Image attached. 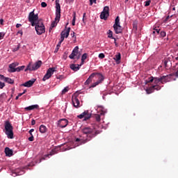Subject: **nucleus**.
Listing matches in <instances>:
<instances>
[{"mask_svg":"<svg viewBox=\"0 0 178 178\" xmlns=\"http://www.w3.org/2000/svg\"><path fill=\"white\" fill-rule=\"evenodd\" d=\"M81 131L84 135H86V138L83 139L82 138H76L75 139V142L77 143V147H79V145H81L88 143L92 138H95L97 135L100 134V131L99 130H96L95 128H91L90 127H86L82 128Z\"/></svg>","mask_w":178,"mask_h":178,"instance_id":"f257e3e1","label":"nucleus"},{"mask_svg":"<svg viewBox=\"0 0 178 178\" xmlns=\"http://www.w3.org/2000/svg\"><path fill=\"white\" fill-rule=\"evenodd\" d=\"M97 81L95 83H93L90 86V88H93L98 86L99 84L102 83V82L104 80V77L101 73H95L93 72L91 74V75L88 77V79L86 81L85 85H88L90 84L92 80H97Z\"/></svg>","mask_w":178,"mask_h":178,"instance_id":"f03ea898","label":"nucleus"},{"mask_svg":"<svg viewBox=\"0 0 178 178\" xmlns=\"http://www.w3.org/2000/svg\"><path fill=\"white\" fill-rule=\"evenodd\" d=\"M56 17L55 21L51 24L50 29H53L57 25V22H59L61 17V7L60 5V0H56Z\"/></svg>","mask_w":178,"mask_h":178,"instance_id":"7ed1b4c3","label":"nucleus"},{"mask_svg":"<svg viewBox=\"0 0 178 178\" xmlns=\"http://www.w3.org/2000/svg\"><path fill=\"white\" fill-rule=\"evenodd\" d=\"M5 133L8 138L13 139L14 138L13 127L10 122L6 121L5 123Z\"/></svg>","mask_w":178,"mask_h":178,"instance_id":"20e7f679","label":"nucleus"},{"mask_svg":"<svg viewBox=\"0 0 178 178\" xmlns=\"http://www.w3.org/2000/svg\"><path fill=\"white\" fill-rule=\"evenodd\" d=\"M34 26L38 35H42L45 33V26L42 20H38Z\"/></svg>","mask_w":178,"mask_h":178,"instance_id":"39448f33","label":"nucleus"},{"mask_svg":"<svg viewBox=\"0 0 178 178\" xmlns=\"http://www.w3.org/2000/svg\"><path fill=\"white\" fill-rule=\"evenodd\" d=\"M42 65V60H38L37 62H35L33 64H32V63H29V64H28V66H26L25 72H27L29 70V71L38 70L39 68H40Z\"/></svg>","mask_w":178,"mask_h":178,"instance_id":"423d86ee","label":"nucleus"},{"mask_svg":"<svg viewBox=\"0 0 178 178\" xmlns=\"http://www.w3.org/2000/svg\"><path fill=\"white\" fill-rule=\"evenodd\" d=\"M28 20L31 23L32 26H35V24L39 21L38 14H35V10H33L32 12L29 13L28 15Z\"/></svg>","mask_w":178,"mask_h":178,"instance_id":"0eeeda50","label":"nucleus"},{"mask_svg":"<svg viewBox=\"0 0 178 178\" xmlns=\"http://www.w3.org/2000/svg\"><path fill=\"white\" fill-rule=\"evenodd\" d=\"M154 83V85H160L161 83L163 84V81L161 76L160 77H154L150 76L148 78L147 80L145 81V83Z\"/></svg>","mask_w":178,"mask_h":178,"instance_id":"6e6552de","label":"nucleus"},{"mask_svg":"<svg viewBox=\"0 0 178 178\" xmlns=\"http://www.w3.org/2000/svg\"><path fill=\"white\" fill-rule=\"evenodd\" d=\"M113 28L115 33L117 34L121 33L122 32V26H120L119 17H116L115 21V24L113 25Z\"/></svg>","mask_w":178,"mask_h":178,"instance_id":"1a4fd4ad","label":"nucleus"},{"mask_svg":"<svg viewBox=\"0 0 178 178\" xmlns=\"http://www.w3.org/2000/svg\"><path fill=\"white\" fill-rule=\"evenodd\" d=\"M55 72H56V68L55 67H49L47 70V72L44 74V76H43L42 81H46L47 80L49 79Z\"/></svg>","mask_w":178,"mask_h":178,"instance_id":"9d476101","label":"nucleus"},{"mask_svg":"<svg viewBox=\"0 0 178 178\" xmlns=\"http://www.w3.org/2000/svg\"><path fill=\"white\" fill-rule=\"evenodd\" d=\"M108 16H109V7L106 6L104 7V10L100 15V18L102 19L106 20Z\"/></svg>","mask_w":178,"mask_h":178,"instance_id":"9b49d317","label":"nucleus"},{"mask_svg":"<svg viewBox=\"0 0 178 178\" xmlns=\"http://www.w3.org/2000/svg\"><path fill=\"white\" fill-rule=\"evenodd\" d=\"M79 119H83V121H86L91 118V114L88 111H84L83 113L77 116Z\"/></svg>","mask_w":178,"mask_h":178,"instance_id":"f8f14e48","label":"nucleus"},{"mask_svg":"<svg viewBox=\"0 0 178 178\" xmlns=\"http://www.w3.org/2000/svg\"><path fill=\"white\" fill-rule=\"evenodd\" d=\"M173 76L172 74L161 76L162 84L167 83L171 80V77Z\"/></svg>","mask_w":178,"mask_h":178,"instance_id":"ddd939ff","label":"nucleus"},{"mask_svg":"<svg viewBox=\"0 0 178 178\" xmlns=\"http://www.w3.org/2000/svg\"><path fill=\"white\" fill-rule=\"evenodd\" d=\"M0 80L4 81L9 84H14L15 81L13 79L9 77H6L3 74H0Z\"/></svg>","mask_w":178,"mask_h":178,"instance_id":"4468645a","label":"nucleus"},{"mask_svg":"<svg viewBox=\"0 0 178 178\" xmlns=\"http://www.w3.org/2000/svg\"><path fill=\"white\" fill-rule=\"evenodd\" d=\"M68 125V120L66 119H61L58 122V126L61 128H65Z\"/></svg>","mask_w":178,"mask_h":178,"instance_id":"2eb2a0df","label":"nucleus"},{"mask_svg":"<svg viewBox=\"0 0 178 178\" xmlns=\"http://www.w3.org/2000/svg\"><path fill=\"white\" fill-rule=\"evenodd\" d=\"M72 101L74 107H75L76 108H80V100H79V99H77L76 96L72 97Z\"/></svg>","mask_w":178,"mask_h":178,"instance_id":"dca6fc26","label":"nucleus"},{"mask_svg":"<svg viewBox=\"0 0 178 178\" xmlns=\"http://www.w3.org/2000/svg\"><path fill=\"white\" fill-rule=\"evenodd\" d=\"M35 82V79H32L31 80H29V81L24 83V84H22V86H24V87L30 88L34 84Z\"/></svg>","mask_w":178,"mask_h":178,"instance_id":"f3484780","label":"nucleus"},{"mask_svg":"<svg viewBox=\"0 0 178 178\" xmlns=\"http://www.w3.org/2000/svg\"><path fill=\"white\" fill-rule=\"evenodd\" d=\"M106 112H105L104 111H102L100 114H95V118L97 122H99L101 120V116H104L105 115Z\"/></svg>","mask_w":178,"mask_h":178,"instance_id":"a211bd4d","label":"nucleus"},{"mask_svg":"<svg viewBox=\"0 0 178 178\" xmlns=\"http://www.w3.org/2000/svg\"><path fill=\"white\" fill-rule=\"evenodd\" d=\"M80 67H81V65H79V64H72L70 65V69L72 70L74 72H77L80 70Z\"/></svg>","mask_w":178,"mask_h":178,"instance_id":"6ab92c4d","label":"nucleus"},{"mask_svg":"<svg viewBox=\"0 0 178 178\" xmlns=\"http://www.w3.org/2000/svg\"><path fill=\"white\" fill-rule=\"evenodd\" d=\"M71 28L68 27L65 31H62L60 33H63V36H65V38H68L70 33Z\"/></svg>","mask_w":178,"mask_h":178,"instance_id":"aec40b11","label":"nucleus"},{"mask_svg":"<svg viewBox=\"0 0 178 178\" xmlns=\"http://www.w3.org/2000/svg\"><path fill=\"white\" fill-rule=\"evenodd\" d=\"M25 69V66L24 65H22V66H19L18 67H17L16 69H14L13 70H10V72L11 73H14V72H19L22 70H24Z\"/></svg>","mask_w":178,"mask_h":178,"instance_id":"412c9836","label":"nucleus"},{"mask_svg":"<svg viewBox=\"0 0 178 178\" xmlns=\"http://www.w3.org/2000/svg\"><path fill=\"white\" fill-rule=\"evenodd\" d=\"M5 154H6V156L10 157L13 154V152L9 147H6Z\"/></svg>","mask_w":178,"mask_h":178,"instance_id":"4be33fe9","label":"nucleus"},{"mask_svg":"<svg viewBox=\"0 0 178 178\" xmlns=\"http://www.w3.org/2000/svg\"><path fill=\"white\" fill-rule=\"evenodd\" d=\"M38 108H39V106L35 104V105H32V106L25 108V111H33L34 109H38Z\"/></svg>","mask_w":178,"mask_h":178,"instance_id":"5701e85b","label":"nucleus"},{"mask_svg":"<svg viewBox=\"0 0 178 178\" xmlns=\"http://www.w3.org/2000/svg\"><path fill=\"white\" fill-rule=\"evenodd\" d=\"M39 131H40V133L44 134L47 131V128L46 126L42 124L39 127Z\"/></svg>","mask_w":178,"mask_h":178,"instance_id":"b1692460","label":"nucleus"},{"mask_svg":"<svg viewBox=\"0 0 178 178\" xmlns=\"http://www.w3.org/2000/svg\"><path fill=\"white\" fill-rule=\"evenodd\" d=\"M19 65V63H13L9 65V67L10 68V71H14V70H16V67Z\"/></svg>","mask_w":178,"mask_h":178,"instance_id":"393cba45","label":"nucleus"},{"mask_svg":"<svg viewBox=\"0 0 178 178\" xmlns=\"http://www.w3.org/2000/svg\"><path fill=\"white\" fill-rule=\"evenodd\" d=\"M114 60L116 61L118 64L120 63V61L121 60V54L118 53V54L115 55Z\"/></svg>","mask_w":178,"mask_h":178,"instance_id":"a878e982","label":"nucleus"},{"mask_svg":"<svg viewBox=\"0 0 178 178\" xmlns=\"http://www.w3.org/2000/svg\"><path fill=\"white\" fill-rule=\"evenodd\" d=\"M154 92V89L153 86H152L146 89L147 94H152Z\"/></svg>","mask_w":178,"mask_h":178,"instance_id":"bb28decb","label":"nucleus"},{"mask_svg":"<svg viewBox=\"0 0 178 178\" xmlns=\"http://www.w3.org/2000/svg\"><path fill=\"white\" fill-rule=\"evenodd\" d=\"M88 54L85 53L82 55L81 57V63L80 64V66H82L84 63V60L87 58Z\"/></svg>","mask_w":178,"mask_h":178,"instance_id":"cd10ccee","label":"nucleus"},{"mask_svg":"<svg viewBox=\"0 0 178 178\" xmlns=\"http://www.w3.org/2000/svg\"><path fill=\"white\" fill-rule=\"evenodd\" d=\"M77 55H79L78 53L72 51V54L69 56V58L72 60H74V57L77 56Z\"/></svg>","mask_w":178,"mask_h":178,"instance_id":"c85d7f7f","label":"nucleus"},{"mask_svg":"<svg viewBox=\"0 0 178 178\" xmlns=\"http://www.w3.org/2000/svg\"><path fill=\"white\" fill-rule=\"evenodd\" d=\"M152 86H153L154 90H156L159 91V90H161V86L160 85H152Z\"/></svg>","mask_w":178,"mask_h":178,"instance_id":"c756f323","label":"nucleus"},{"mask_svg":"<svg viewBox=\"0 0 178 178\" xmlns=\"http://www.w3.org/2000/svg\"><path fill=\"white\" fill-rule=\"evenodd\" d=\"M69 90H70L69 86H66V87L64 88L63 90H62V95L66 94Z\"/></svg>","mask_w":178,"mask_h":178,"instance_id":"7c9ffc66","label":"nucleus"},{"mask_svg":"<svg viewBox=\"0 0 178 178\" xmlns=\"http://www.w3.org/2000/svg\"><path fill=\"white\" fill-rule=\"evenodd\" d=\"M72 16H73V19H72V26H74V25H76V13H74Z\"/></svg>","mask_w":178,"mask_h":178,"instance_id":"2f4dec72","label":"nucleus"},{"mask_svg":"<svg viewBox=\"0 0 178 178\" xmlns=\"http://www.w3.org/2000/svg\"><path fill=\"white\" fill-rule=\"evenodd\" d=\"M113 31L109 30L108 32V37L109 38H111L112 40H113V38H115L113 36Z\"/></svg>","mask_w":178,"mask_h":178,"instance_id":"473e14b6","label":"nucleus"},{"mask_svg":"<svg viewBox=\"0 0 178 178\" xmlns=\"http://www.w3.org/2000/svg\"><path fill=\"white\" fill-rule=\"evenodd\" d=\"M65 36H64V33H60V40L59 41L60 44H62V42H63V41L65 40Z\"/></svg>","mask_w":178,"mask_h":178,"instance_id":"72a5a7b5","label":"nucleus"},{"mask_svg":"<svg viewBox=\"0 0 178 178\" xmlns=\"http://www.w3.org/2000/svg\"><path fill=\"white\" fill-rule=\"evenodd\" d=\"M72 51H74V53L79 54V46H76Z\"/></svg>","mask_w":178,"mask_h":178,"instance_id":"f704fd0d","label":"nucleus"},{"mask_svg":"<svg viewBox=\"0 0 178 178\" xmlns=\"http://www.w3.org/2000/svg\"><path fill=\"white\" fill-rule=\"evenodd\" d=\"M19 48H20V44H18L17 47L13 49V51L16 52L19 51Z\"/></svg>","mask_w":178,"mask_h":178,"instance_id":"c9c22d12","label":"nucleus"},{"mask_svg":"<svg viewBox=\"0 0 178 178\" xmlns=\"http://www.w3.org/2000/svg\"><path fill=\"white\" fill-rule=\"evenodd\" d=\"M105 58V55L103 53L99 54V58L104 59Z\"/></svg>","mask_w":178,"mask_h":178,"instance_id":"e433bc0d","label":"nucleus"},{"mask_svg":"<svg viewBox=\"0 0 178 178\" xmlns=\"http://www.w3.org/2000/svg\"><path fill=\"white\" fill-rule=\"evenodd\" d=\"M5 83L0 81V89H3L5 87Z\"/></svg>","mask_w":178,"mask_h":178,"instance_id":"4c0bfd02","label":"nucleus"},{"mask_svg":"<svg viewBox=\"0 0 178 178\" xmlns=\"http://www.w3.org/2000/svg\"><path fill=\"white\" fill-rule=\"evenodd\" d=\"M160 35L161 37H165L166 36V32L165 31H161Z\"/></svg>","mask_w":178,"mask_h":178,"instance_id":"58836bf2","label":"nucleus"},{"mask_svg":"<svg viewBox=\"0 0 178 178\" xmlns=\"http://www.w3.org/2000/svg\"><path fill=\"white\" fill-rule=\"evenodd\" d=\"M151 3V1H145V6L147 7V6H149Z\"/></svg>","mask_w":178,"mask_h":178,"instance_id":"ea45409f","label":"nucleus"},{"mask_svg":"<svg viewBox=\"0 0 178 178\" xmlns=\"http://www.w3.org/2000/svg\"><path fill=\"white\" fill-rule=\"evenodd\" d=\"M28 140H29V141H33L34 140V136L33 135H31V136L29 137V138H28Z\"/></svg>","mask_w":178,"mask_h":178,"instance_id":"a19ab883","label":"nucleus"},{"mask_svg":"<svg viewBox=\"0 0 178 178\" xmlns=\"http://www.w3.org/2000/svg\"><path fill=\"white\" fill-rule=\"evenodd\" d=\"M41 6H42V8H45V7L47 6V4L45 2H42V3H41Z\"/></svg>","mask_w":178,"mask_h":178,"instance_id":"79ce46f5","label":"nucleus"},{"mask_svg":"<svg viewBox=\"0 0 178 178\" xmlns=\"http://www.w3.org/2000/svg\"><path fill=\"white\" fill-rule=\"evenodd\" d=\"M97 0H90V5L92 6L93 3H96Z\"/></svg>","mask_w":178,"mask_h":178,"instance_id":"37998d69","label":"nucleus"},{"mask_svg":"<svg viewBox=\"0 0 178 178\" xmlns=\"http://www.w3.org/2000/svg\"><path fill=\"white\" fill-rule=\"evenodd\" d=\"M4 33H0V40H2L3 39V38L4 37Z\"/></svg>","mask_w":178,"mask_h":178,"instance_id":"c03bdc74","label":"nucleus"},{"mask_svg":"<svg viewBox=\"0 0 178 178\" xmlns=\"http://www.w3.org/2000/svg\"><path fill=\"white\" fill-rule=\"evenodd\" d=\"M85 17H86V13H83V23H86L85 22Z\"/></svg>","mask_w":178,"mask_h":178,"instance_id":"a18cd8bd","label":"nucleus"},{"mask_svg":"<svg viewBox=\"0 0 178 178\" xmlns=\"http://www.w3.org/2000/svg\"><path fill=\"white\" fill-rule=\"evenodd\" d=\"M33 131H34V129H30V130H29V134H30V135H33L32 132H33Z\"/></svg>","mask_w":178,"mask_h":178,"instance_id":"49530a36","label":"nucleus"},{"mask_svg":"<svg viewBox=\"0 0 178 178\" xmlns=\"http://www.w3.org/2000/svg\"><path fill=\"white\" fill-rule=\"evenodd\" d=\"M35 120H33L31 121V125H35Z\"/></svg>","mask_w":178,"mask_h":178,"instance_id":"de8ad7c7","label":"nucleus"},{"mask_svg":"<svg viewBox=\"0 0 178 178\" xmlns=\"http://www.w3.org/2000/svg\"><path fill=\"white\" fill-rule=\"evenodd\" d=\"M66 1L69 3H73V1H74V0H66Z\"/></svg>","mask_w":178,"mask_h":178,"instance_id":"09e8293b","label":"nucleus"},{"mask_svg":"<svg viewBox=\"0 0 178 178\" xmlns=\"http://www.w3.org/2000/svg\"><path fill=\"white\" fill-rule=\"evenodd\" d=\"M113 40H115L114 43H115V47H118V43L116 42V38H114Z\"/></svg>","mask_w":178,"mask_h":178,"instance_id":"8fccbe9b","label":"nucleus"},{"mask_svg":"<svg viewBox=\"0 0 178 178\" xmlns=\"http://www.w3.org/2000/svg\"><path fill=\"white\" fill-rule=\"evenodd\" d=\"M42 160L44 161V160H45V158H44V157L41 158V159H40V161H39V163H40Z\"/></svg>","mask_w":178,"mask_h":178,"instance_id":"3c124183","label":"nucleus"},{"mask_svg":"<svg viewBox=\"0 0 178 178\" xmlns=\"http://www.w3.org/2000/svg\"><path fill=\"white\" fill-rule=\"evenodd\" d=\"M20 26H22V24H17L16 25V27H17V28H19Z\"/></svg>","mask_w":178,"mask_h":178,"instance_id":"603ef678","label":"nucleus"},{"mask_svg":"<svg viewBox=\"0 0 178 178\" xmlns=\"http://www.w3.org/2000/svg\"><path fill=\"white\" fill-rule=\"evenodd\" d=\"M74 31H72V33H71V36L72 37V38H74Z\"/></svg>","mask_w":178,"mask_h":178,"instance_id":"864d4df0","label":"nucleus"},{"mask_svg":"<svg viewBox=\"0 0 178 178\" xmlns=\"http://www.w3.org/2000/svg\"><path fill=\"white\" fill-rule=\"evenodd\" d=\"M0 24H3V19H0Z\"/></svg>","mask_w":178,"mask_h":178,"instance_id":"5fc2aeb1","label":"nucleus"},{"mask_svg":"<svg viewBox=\"0 0 178 178\" xmlns=\"http://www.w3.org/2000/svg\"><path fill=\"white\" fill-rule=\"evenodd\" d=\"M80 59V54L76 56V60H79Z\"/></svg>","mask_w":178,"mask_h":178,"instance_id":"6e6d98bb","label":"nucleus"},{"mask_svg":"<svg viewBox=\"0 0 178 178\" xmlns=\"http://www.w3.org/2000/svg\"><path fill=\"white\" fill-rule=\"evenodd\" d=\"M23 95V93H18V97H20Z\"/></svg>","mask_w":178,"mask_h":178,"instance_id":"4d7b16f0","label":"nucleus"},{"mask_svg":"<svg viewBox=\"0 0 178 178\" xmlns=\"http://www.w3.org/2000/svg\"><path fill=\"white\" fill-rule=\"evenodd\" d=\"M157 33H159L160 29H154Z\"/></svg>","mask_w":178,"mask_h":178,"instance_id":"13d9d810","label":"nucleus"},{"mask_svg":"<svg viewBox=\"0 0 178 178\" xmlns=\"http://www.w3.org/2000/svg\"><path fill=\"white\" fill-rule=\"evenodd\" d=\"M61 44H62V43H60V42H59L58 43V44H57V47H61Z\"/></svg>","mask_w":178,"mask_h":178,"instance_id":"bf43d9fd","label":"nucleus"},{"mask_svg":"<svg viewBox=\"0 0 178 178\" xmlns=\"http://www.w3.org/2000/svg\"><path fill=\"white\" fill-rule=\"evenodd\" d=\"M57 79H62V76H56Z\"/></svg>","mask_w":178,"mask_h":178,"instance_id":"052dcab7","label":"nucleus"},{"mask_svg":"<svg viewBox=\"0 0 178 178\" xmlns=\"http://www.w3.org/2000/svg\"><path fill=\"white\" fill-rule=\"evenodd\" d=\"M169 19H170V16H167L165 18V21H168Z\"/></svg>","mask_w":178,"mask_h":178,"instance_id":"680f3d73","label":"nucleus"},{"mask_svg":"<svg viewBox=\"0 0 178 178\" xmlns=\"http://www.w3.org/2000/svg\"><path fill=\"white\" fill-rule=\"evenodd\" d=\"M69 22H67V24H66V26H65V29H67V26L69 25Z\"/></svg>","mask_w":178,"mask_h":178,"instance_id":"e2e57ef3","label":"nucleus"},{"mask_svg":"<svg viewBox=\"0 0 178 178\" xmlns=\"http://www.w3.org/2000/svg\"><path fill=\"white\" fill-rule=\"evenodd\" d=\"M18 33H21V35L23 34V32L21 31H18Z\"/></svg>","mask_w":178,"mask_h":178,"instance_id":"0e129e2a","label":"nucleus"},{"mask_svg":"<svg viewBox=\"0 0 178 178\" xmlns=\"http://www.w3.org/2000/svg\"><path fill=\"white\" fill-rule=\"evenodd\" d=\"M173 11H175L176 10V8H172V9Z\"/></svg>","mask_w":178,"mask_h":178,"instance_id":"69168bd1","label":"nucleus"},{"mask_svg":"<svg viewBox=\"0 0 178 178\" xmlns=\"http://www.w3.org/2000/svg\"><path fill=\"white\" fill-rule=\"evenodd\" d=\"M4 95V93H3L2 95H0V99L1 98L2 96Z\"/></svg>","mask_w":178,"mask_h":178,"instance_id":"338daca9","label":"nucleus"},{"mask_svg":"<svg viewBox=\"0 0 178 178\" xmlns=\"http://www.w3.org/2000/svg\"><path fill=\"white\" fill-rule=\"evenodd\" d=\"M19 98V97L17 96V97L15 98V99H16V100H18Z\"/></svg>","mask_w":178,"mask_h":178,"instance_id":"774afa93","label":"nucleus"}]
</instances>
